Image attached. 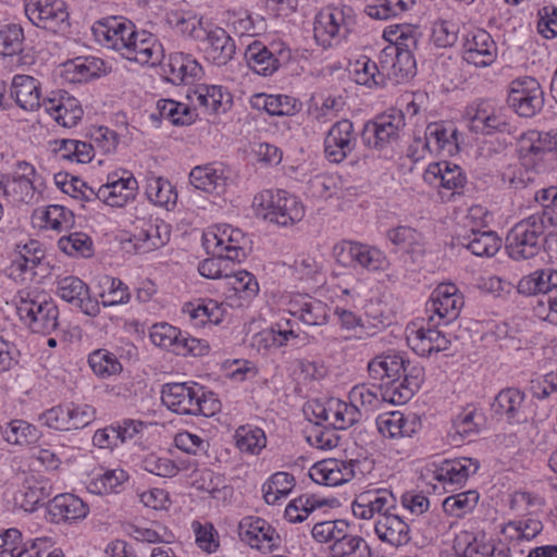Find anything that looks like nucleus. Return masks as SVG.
Masks as SVG:
<instances>
[{
    "instance_id": "obj_12",
    "label": "nucleus",
    "mask_w": 557,
    "mask_h": 557,
    "mask_svg": "<svg viewBox=\"0 0 557 557\" xmlns=\"http://www.w3.org/2000/svg\"><path fill=\"white\" fill-rule=\"evenodd\" d=\"M507 103L518 115L532 117L544 106V91L535 78L519 77L510 83Z\"/></svg>"
},
{
    "instance_id": "obj_51",
    "label": "nucleus",
    "mask_w": 557,
    "mask_h": 557,
    "mask_svg": "<svg viewBox=\"0 0 557 557\" xmlns=\"http://www.w3.org/2000/svg\"><path fill=\"white\" fill-rule=\"evenodd\" d=\"M385 40L397 50L413 53L418 48L421 37L419 27L409 24H396L387 26L383 32Z\"/></svg>"
},
{
    "instance_id": "obj_24",
    "label": "nucleus",
    "mask_w": 557,
    "mask_h": 557,
    "mask_svg": "<svg viewBox=\"0 0 557 557\" xmlns=\"http://www.w3.org/2000/svg\"><path fill=\"white\" fill-rule=\"evenodd\" d=\"M397 498L388 488H371L359 495L351 505L356 518L369 520L379 513L380 517L396 509Z\"/></svg>"
},
{
    "instance_id": "obj_34",
    "label": "nucleus",
    "mask_w": 557,
    "mask_h": 557,
    "mask_svg": "<svg viewBox=\"0 0 557 557\" xmlns=\"http://www.w3.org/2000/svg\"><path fill=\"white\" fill-rule=\"evenodd\" d=\"M376 426L385 438L399 440L413 436L421 428V421L413 414L406 416L400 411L380 414Z\"/></svg>"
},
{
    "instance_id": "obj_2",
    "label": "nucleus",
    "mask_w": 557,
    "mask_h": 557,
    "mask_svg": "<svg viewBox=\"0 0 557 557\" xmlns=\"http://www.w3.org/2000/svg\"><path fill=\"white\" fill-rule=\"evenodd\" d=\"M424 382V368H412L403 383L394 382L391 386L358 384L349 392V399L362 409V414L380 408L383 401L401 405L412 398Z\"/></svg>"
},
{
    "instance_id": "obj_42",
    "label": "nucleus",
    "mask_w": 557,
    "mask_h": 557,
    "mask_svg": "<svg viewBox=\"0 0 557 557\" xmlns=\"http://www.w3.org/2000/svg\"><path fill=\"white\" fill-rule=\"evenodd\" d=\"M227 177L221 165L207 163L194 166L189 173L190 184L208 194L220 195L224 191Z\"/></svg>"
},
{
    "instance_id": "obj_36",
    "label": "nucleus",
    "mask_w": 557,
    "mask_h": 557,
    "mask_svg": "<svg viewBox=\"0 0 557 557\" xmlns=\"http://www.w3.org/2000/svg\"><path fill=\"white\" fill-rule=\"evenodd\" d=\"M431 153L454 156L459 151V133L453 123H430L424 132Z\"/></svg>"
},
{
    "instance_id": "obj_44",
    "label": "nucleus",
    "mask_w": 557,
    "mask_h": 557,
    "mask_svg": "<svg viewBox=\"0 0 557 557\" xmlns=\"http://www.w3.org/2000/svg\"><path fill=\"white\" fill-rule=\"evenodd\" d=\"M11 96L25 111H35L42 106L40 83L29 75H15L11 84Z\"/></svg>"
},
{
    "instance_id": "obj_52",
    "label": "nucleus",
    "mask_w": 557,
    "mask_h": 557,
    "mask_svg": "<svg viewBox=\"0 0 557 557\" xmlns=\"http://www.w3.org/2000/svg\"><path fill=\"white\" fill-rule=\"evenodd\" d=\"M168 24L181 35L200 40L208 27L202 26V18L191 12L186 11H171L166 14Z\"/></svg>"
},
{
    "instance_id": "obj_4",
    "label": "nucleus",
    "mask_w": 557,
    "mask_h": 557,
    "mask_svg": "<svg viewBox=\"0 0 557 557\" xmlns=\"http://www.w3.org/2000/svg\"><path fill=\"white\" fill-rule=\"evenodd\" d=\"M545 500L537 494L528 491H516L511 494L509 507L519 516V519L507 522L502 533L506 541L513 544L530 542L543 531L541 516Z\"/></svg>"
},
{
    "instance_id": "obj_58",
    "label": "nucleus",
    "mask_w": 557,
    "mask_h": 557,
    "mask_svg": "<svg viewBox=\"0 0 557 557\" xmlns=\"http://www.w3.org/2000/svg\"><path fill=\"white\" fill-rule=\"evenodd\" d=\"M332 557H372V552L364 539L359 535L350 534L348 531L345 536L329 547Z\"/></svg>"
},
{
    "instance_id": "obj_16",
    "label": "nucleus",
    "mask_w": 557,
    "mask_h": 557,
    "mask_svg": "<svg viewBox=\"0 0 557 557\" xmlns=\"http://www.w3.org/2000/svg\"><path fill=\"white\" fill-rule=\"evenodd\" d=\"M170 226L160 219L137 218L129 242L138 253L163 247L170 240Z\"/></svg>"
},
{
    "instance_id": "obj_11",
    "label": "nucleus",
    "mask_w": 557,
    "mask_h": 557,
    "mask_svg": "<svg viewBox=\"0 0 557 557\" xmlns=\"http://www.w3.org/2000/svg\"><path fill=\"white\" fill-rule=\"evenodd\" d=\"M463 305V296L455 284L441 283L426 301L425 312L430 322L447 325L459 317Z\"/></svg>"
},
{
    "instance_id": "obj_53",
    "label": "nucleus",
    "mask_w": 557,
    "mask_h": 557,
    "mask_svg": "<svg viewBox=\"0 0 557 557\" xmlns=\"http://www.w3.org/2000/svg\"><path fill=\"white\" fill-rule=\"evenodd\" d=\"M350 74L357 84L370 88L384 86L386 81L381 63L364 55L352 64Z\"/></svg>"
},
{
    "instance_id": "obj_32",
    "label": "nucleus",
    "mask_w": 557,
    "mask_h": 557,
    "mask_svg": "<svg viewBox=\"0 0 557 557\" xmlns=\"http://www.w3.org/2000/svg\"><path fill=\"white\" fill-rule=\"evenodd\" d=\"M51 490L52 487L48 480L27 475L14 493V505L26 512H34L38 506L44 505L50 498Z\"/></svg>"
},
{
    "instance_id": "obj_63",
    "label": "nucleus",
    "mask_w": 557,
    "mask_h": 557,
    "mask_svg": "<svg viewBox=\"0 0 557 557\" xmlns=\"http://www.w3.org/2000/svg\"><path fill=\"white\" fill-rule=\"evenodd\" d=\"M364 247L359 242L342 240L334 245L333 257L338 264L358 271Z\"/></svg>"
},
{
    "instance_id": "obj_33",
    "label": "nucleus",
    "mask_w": 557,
    "mask_h": 557,
    "mask_svg": "<svg viewBox=\"0 0 557 557\" xmlns=\"http://www.w3.org/2000/svg\"><path fill=\"white\" fill-rule=\"evenodd\" d=\"M187 100L194 108L199 106L208 113H225L232 107V96L221 86L216 85H198L195 89L188 90Z\"/></svg>"
},
{
    "instance_id": "obj_59",
    "label": "nucleus",
    "mask_w": 557,
    "mask_h": 557,
    "mask_svg": "<svg viewBox=\"0 0 557 557\" xmlns=\"http://www.w3.org/2000/svg\"><path fill=\"white\" fill-rule=\"evenodd\" d=\"M237 448L245 454L259 455L267 446V436L262 429L252 425H242L235 432Z\"/></svg>"
},
{
    "instance_id": "obj_37",
    "label": "nucleus",
    "mask_w": 557,
    "mask_h": 557,
    "mask_svg": "<svg viewBox=\"0 0 557 557\" xmlns=\"http://www.w3.org/2000/svg\"><path fill=\"white\" fill-rule=\"evenodd\" d=\"M469 127L472 132L482 135L510 133V124L502 110L493 108L485 101L478 104L470 117Z\"/></svg>"
},
{
    "instance_id": "obj_17",
    "label": "nucleus",
    "mask_w": 557,
    "mask_h": 557,
    "mask_svg": "<svg viewBox=\"0 0 557 557\" xmlns=\"http://www.w3.org/2000/svg\"><path fill=\"white\" fill-rule=\"evenodd\" d=\"M412 368L422 367L393 351L379 355L368 363V372L373 380H386L383 386H391L394 382L403 383Z\"/></svg>"
},
{
    "instance_id": "obj_50",
    "label": "nucleus",
    "mask_w": 557,
    "mask_h": 557,
    "mask_svg": "<svg viewBox=\"0 0 557 557\" xmlns=\"http://www.w3.org/2000/svg\"><path fill=\"white\" fill-rule=\"evenodd\" d=\"M557 287V270L539 269L524 275L518 283L517 289L523 295L547 294Z\"/></svg>"
},
{
    "instance_id": "obj_43",
    "label": "nucleus",
    "mask_w": 557,
    "mask_h": 557,
    "mask_svg": "<svg viewBox=\"0 0 557 557\" xmlns=\"http://www.w3.org/2000/svg\"><path fill=\"white\" fill-rule=\"evenodd\" d=\"M479 469V462L471 458L444 460L434 470V479L446 485H460Z\"/></svg>"
},
{
    "instance_id": "obj_8",
    "label": "nucleus",
    "mask_w": 557,
    "mask_h": 557,
    "mask_svg": "<svg viewBox=\"0 0 557 557\" xmlns=\"http://www.w3.org/2000/svg\"><path fill=\"white\" fill-rule=\"evenodd\" d=\"M202 238L209 255L224 257L233 262H242L247 257V238L240 230L231 225L209 230Z\"/></svg>"
},
{
    "instance_id": "obj_27",
    "label": "nucleus",
    "mask_w": 557,
    "mask_h": 557,
    "mask_svg": "<svg viewBox=\"0 0 557 557\" xmlns=\"http://www.w3.org/2000/svg\"><path fill=\"white\" fill-rule=\"evenodd\" d=\"M137 180L124 171L121 176L116 173L110 174L106 184L98 188L100 201L111 207H124L133 200L137 194Z\"/></svg>"
},
{
    "instance_id": "obj_46",
    "label": "nucleus",
    "mask_w": 557,
    "mask_h": 557,
    "mask_svg": "<svg viewBox=\"0 0 557 557\" xmlns=\"http://www.w3.org/2000/svg\"><path fill=\"white\" fill-rule=\"evenodd\" d=\"M34 225L39 228L63 232L74 226L75 219L71 210L63 206L51 205L46 208H38L33 212Z\"/></svg>"
},
{
    "instance_id": "obj_18",
    "label": "nucleus",
    "mask_w": 557,
    "mask_h": 557,
    "mask_svg": "<svg viewBox=\"0 0 557 557\" xmlns=\"http://www.w3.org/2000/svg\"><path fill=\"white\" fill-rule=\"evenodd\" d=\"M121 55L140 65L154 67L164 58V49L154 35L146 30H134Z\"/></svg>"
},
{
    "instance_id": "obj_3",
    "label": "nucleus",
    "mask_w": 557,
    "mask_h": 557,
    "mask_svg": "<svg viewBox=\"0 0 557 557\" xmlns=\"http://www.w3.org/2000/svg\"><path fill=\"white\" fill-rule=\"evenodd\" d=\"M162 404L177 414L212 417L221 410L216 395L196 382H173L161 387Z\"/></svg>"
},
{
    "instance_id": "obj_1",
    "label": "nucleus",
    "mask_w": 557,
    "mask_h": 557,
    "mask_svg": "<svg viewBox=\"0 0 557 557\" xmlns=\"http://www.w3.org/2000/svg\"><path fill=\"white\" fill-rule=\"evenodd\" d=\"M535 200L542 212L517 222L506 236V250L516 261L532 259L543 248L548 225H557V187L550 186L536 191Z\"/></svg>"
},
{
    "instance_id": "obj_49",
    "label": "nucleus",
    "mask_w": 557,
    "mask_h": 557,
    "mask_svg": "<svg viewBox=\"0 0 557 557\" xmlns=\"http://www.w3.org/2000/svg\"><path fill=\"white\" fill-rule=\"evenodd\" d=\"M50 512L60 520L75 521L86 518L89 507L73 494H61L53 497Z\"/></svg>"
},
{
    "instance_id": "obj_64",
    "label": "nucleus",
    "mask_w": 557,
    "mask_h": 557,
    "mask_svg": "<svg viewBox=\"0 0 557 557\" xmlns=\"http://www.w3.org/2000/svg\"><path fill=\"white\" fill-rule=\"evenodd\" d=\"M128 480V474L122 469L108 470L91 479L88 490L95 494L119 493V488Z\"/></svg>"
},
{
    "instance_id": "obj_48",
    "label": "nucleus",
    "mask_w": 557,
    "mask_h": 557,
    "mask_svg": "<svg viewBox=\"0 0 557 557\" xmlns=\"http://www.w3.org/2000/svg\"><path fill=\"white\" fill-rule=\"evenodd\" d=\"M157 110L160 119L168 120L176 126L191 125L198 117L197 110L190 102L185 103L173 99H160L157 102Z\"/></svg>"
},
{
    "instance_id": "obj_41",
    "label": "nucleus",
    "mask_w": 557,
    "mask_h": 557,
    "mask_svg": "<svg viewBox=\"0 0 557 557\" xmlns=\"http://www.w3.org/2000/svg\"><path fill=\"white\" fill-rule=\"evenodd\" d=\"M182 313L194 326H205L207 323L219 324L224 317L222 304L213 299H199L183 306Z\"/></svg>"
},
{
    "instance_id": "obj_45",
    "label": "nucleus",
    "mask_w": 557,
    "mask_h": 557,
    "mask_svg": "<svg viewBox=\"0 0 557 557\" xmlns=\"http://www.w3.org/2000/svg\"><path fill=\"white\" fill-rule=\"evenodd\" d=\"M374 531L382 542L393 546L407 544L410 540L409 525L395 512L379 517Z\"/></svg>"
},
{
    "instance_id": "obj_9",
    "label": "nucleus",
    "mask_w": 557,
    "mask_h": 557,
    "mask_svg": "<svg viewBox=\"0 0 557 557\" xmlns=\"http://www.w3.org/2000/svg\"><path fill=\"white\" fill-rule=\"evenodd\" d=\"M404 127V113L399 110H393L368 121L363 125L361 140L364 146L371 149L382 150L398 140Z\"/></svg>"
},
{
    "instance_id": "obj_56",
    "label": "nucleus",
    "mask_w": 557,
    "mask_h": 557,
    "mask_svg": "<svg viewBox=\"0 0 557 557\" xmlns=\"http://www.w3.org/2000/svg\"><path fill=\"white\" fill-rule=\"evenodd\" d=\"M326 504L313 494H304L292 499L284 511L285 519L290 523L305 521L314 510Z\"/></svg>"
},
{
    "instance_id": "obj_10",
    "label": "nucleus",
    "mask_w": 557,
    "mask_h": 557,
    "mask_svg": "<svg viewBox=\"0 0 557 557\" xmlns=\"http://www.w3.org/2000/svg\"><path fill=\"white\" fill-rule=\"evenodd\" d=\"M25 14L37 27L53 34L70 28L69 12L63 0H25Z\"/></svg>"
},
{
    "instance_id": "obj_31",
    "label": "nucleus",
    "mask_w": 557,
    "mask_h": 557,
    "mask_svg": "<svg viewBox=\"0 0 557 557\" xmlns=\"http://www.w3.org/2000/svg\"><path fill=\"white\" fill-rule=\"evenodd\" d=\"M287 311L310 326L324 325L329 320L327 305L307 294L293 296L287 302Z\"/></svg>"
},
{
    "instance_id": "obj_30",
    "label": "nucleus",
    "mask_w": 557,
    "mask_h": 557,
    "mask_svg": "<svg viewBox=\"0 0 557 557\" xmlns=\"http://www.w3.org/2000/svg\"><path fill=\"white\" fill-rule=\"evenodd\" d=\"M57 294L64 301L72 304L87 315L96 317L99 304L89 295V287L76 276H66L58 281Z\"/></svg>"
},
{
    "instance_id": "obj_29",
    "label": "nucleus",
    "mask_w": 557,
    "mask_h": 557,
    "mask_svg": "<svg viewBox=\"0 0 557 557\" xmlns=\"http://www.w3.org/2000/svg\"><path fill=\"white\" fill-rule=\"evenodd\" d=\"M201 40L206 59L214 65H226L234 58L235 41L224 28L208 27Z\"/></svg>"
},
{
    "instance_id": "obj_15",
    "label": "nucleus",
    "mask_w": 557,
    "mask_h": 557,
    "mask_svg": "<svg viewBox=\"0 0 557 557\" xmlns=\"http://www.w3.org/2000/svg\"><path fill=\"white\" fill-rule=\"evenodd\" d=\"M240 540L262 554H271L281 545L277 531L263 518L248 516L238 524Z\"/></svg>"
},
{
    "instance_id": "obj_14",
    "label": "nucleus",
    "mask_w": 557,
    "mask_h": 557,
    "mask_svg": "<svg viewBox=\"0 0 557 557\" xmlns=\"http://www.w3.org/2000/svg\"><path fill=\"white\" fill-rule=\"evenodd\" d=\"M435 322L418 325L412 323L406 329V338L410 348L421 357H428L433 352L445 351L450 346V339L438 329Z\"/></svg>"
},
{
    "instance_id": "obj_25",
    "label": "nucleus",
    "mask_w": 557,
    "mask_h": 557,
    "mask_svg": "<svg viewBox=\"0 0 557 557\" xmlns=\"http://www.w3.org/2000/svg\"><path fill=\"white\" fill-rule=\"evenodd\" d=\"M557 153V134L535 129L522 134L518 141V154L527 168L535 166L546 153Z\"/></svg>"
},
{
    "instance_id": "obj_57",
    "label": "nucleus",
    "mask_w": 557,
    "mask_h": 557,
    "mask_svg": "<svg viewBox=\"0 0 557 557\" xmlns=\"http://www.w3.org/2000/svg\"><path fill=\"white\" fill-rule=\"evenodd\" d=\"M478 418L481 417L475 410H465L459 413L454 419L449 431L451 442L459 445L466 441H472L480 432V422L476 421Z\"/></svg>"
},
{
    "instance_id": "obj_61",
    "label": "nucleus",
    "mask_w": 557,
    "mask_h": 557,
    "mask_svg": "<svg viewBox=\"0 0 557 557\" xmlns=\"http://www.w3.org/2000/svg\"><path fill=\"white\" fill-rule=\"evenodd\" d=\"M92 372L99 377H109L122 371V364L116 356L107 349H96L88 356Z\"/></svg>"
},
{
    "instance_id": "obj_26",
    "label": "nucleus",
    "mask_w": 557,
    "mask_h": 557,
    "mask_svg": "<svg viewBox=\"0 0 557 557\" xmlns=\"http://www.w3.org/2000/svg\"><path fill=\"white\" fill-rule=\"evenodd\" d=\"M357 466L355 460L324 459L310 468L309 476L320 485L337 486L355 478Z\"/></svg>"
},
{
    "instance_id": "obj_47",
    "label": "nucleus",
    "mask_w": 557,
    "mask_h": 557,
    "mask_svg": "<svg viewBox=\"0 0 557 557\" xmlns=\"http://www.w3.org/2000/svg\"><path fill=\"white\" fill-rule=\"evenodd\" d=\"M251 104L258 110H264L270 115L290 116L301 109V102L287 95H256Z\"/></svg>"
},
{
    "instance_id": "obj_55",
    "label": "nucleus",
    "mask_w": 557,
    "mask_h": 557,
    "mask_svg": "<svg viewBox=\"0 0 557 557\" xmlns=\"http://www.w3.org/2000/svg\"><path fill=\"white\" fill-rule=\"evenodd\" d=\"M453 548L456 557H492L494 554L492 544L478 540L467 531L456 535Z\"/></svg>"
},
{
    "instance_id": "obj_19",
    "label": "nucleus",
    "mask_w": 557,
    "mask_h": 557,
    "mask_svg": "<svg viewBox=\"0 0 557 557\" xmlns=\"http://www.w3.org/2000/svg\"><path fill=\"white\" fill-rule=\"evenodd\" d=\"M357 146V134L351 121L343 119L332 125L324 137V156L332 163L343 162Z\"/></svg>"
},
{
    "instance_id": "obj_21",
    "label": "nucleus",
    "mask_w": 557,
    "mask_h": 557,
    "mask_svg": "<svg viewBox=\"0 0 557 557\" xmlns=\"http://www.w3.org/2000/svg\"><path fill=\"white\" fill-rule=\"evenodd\" d=\"M462 58L476 67L490 66L497 58V45L486 30H470L463 38Z\"/></svg>"
},
{
    "instance_id": "obj_54",
    "label": "nucleus",
    "mask_w": 557,
    "mask_h": 557,
    "mask_svg": "<svg viewBox=\"0 0 557 557\" xmlns=\"http://www.w3.org/2000/svg\"><path fill=\"white\" fill-rule=\"evenodd\" d=\"M294 487V475L283 471L276 472L262 485L264 502L268 505H276L281 499L286 498Z\"/></svg>"
},
{
    "instance_id": "obj_62",
    "label": "nucleus",
    "mask_w": 557,
    "mask_h": 557,
    "mask_svg": "<svg viewBox=\"0 0 557 557\" xmlns=\"http://www.w3.org/2000/svg\"><path fill=\"white\" fill-rule=\"evenodd\" d=\"M58 247L70 257L88 258L92 255V240L82 232H74L62 236L58 240Z\"/></svg>"
},
{
    "instance_id": "obj_40",
    "label": "nucleus",
    "mask_w": 557,
    "mask_h": 557,
    "mask_svg": "<svg viewBox=\"0 0 557 557\" xmlns=\"http://www.w3.org/2000/svg\"><path fill=\"white\" fill-rule=\"evenodd\" d=\"M456 244L478 257H492L502 246V240L493 231H479L473 226L465 234L455 237Z\"/></svg>"
},
{
    "instance_id": "obj_60",
    "label": "nucleus",
    "mask_w": 557,
    "mask_h": 557,
    "mask_svg": "<svg viewBox=\"0 0 557 557\" xmlns=\"http://www.w3.org/2000/svg\"><path fill=\"white\" fill-rule=\"evenodd\" d=\"M146 195L151 202L160 207L174 206L177 200V194L172 184L160 176L148 178Z\"/></svg>"
},
{
    "instance_id": "obj_20",
    "label": "nucleus",
    "mask_w": 557,
    "mask_h": 557,
    "mask_svg": "<svg viewBox=\"0 0 557 557\" xmlns=\"http://www.w3.org/2000/svg\"><path fill=\"white\" fill-rule=\"evenodd\" d=\"M493 412L510 424L528 421L530 401L523 391L517 387H506L498 392L492 404Z\"/></svg>"
},
{
    "instance_id": "obj_5",
    "label": "nucleus",
    "mask_w": 557,
    "mask_h": 557,
    "mask_svg": "<svg viewBox=\"0 0 557 557\" xmlns=\"http://www.w3.org/2000/svg\"><path fill=\"white\" fill-rule=\"evenodd\" d=\"M252 206L258 215L280 226L293 225L305 216L302 203L283 189L260 191L255 196Z\"/></svg>"
},
{
    "instance_id": "obj_38",
    "label": "nucleus",
    "mask_w": 557,
    "mask_h": 557,
    "mask_svg": "<svg viewBox=\"0 0 557 557\" xmlns=\"http://www.w3.org/2000/svg\"><path fill=\"white\" fill-rule=\"evenodd\" d=\"M168 81L173 85L193 84L203 75L202 66L188 53L173 52L168 60Z\"/></svg>"
},
{
    "instance_id": "obj_23",
    "label": "nucleus",
    "mask_w": 557,
    "mask_h": 557,
    "mask_svg": "<svg viewBox=\"0 0 557 557\" xmlns=\"http://www.w3.org/2000/svg\"><path fill=\"white\" fill-rule=\"evenodd\" d=\"M18 172L4 174L0 178V189L3 195L11 198L13 202H30L36 194L34 177L35 168L25 161L17 163Z\"/></svg>"
},
{
    "instance_id": "obj_28",
    "label": "nucleus",
    "mask_w": 557,
    "mask_h": 557,
    "mask_svg": "<svg viewBox=\"0 0 557 557\" xmlns=\"http://www.w3.org/2000/svg\"><path fill=\"white\" fill-rule=\"evenodd\" d=\"M379 61L383 67L386 79L394 84H401L416 74V60L413 53L386 47L381 50Z\"/></svg>"
},
{
    "instance_id": "obj_22",
    "label": "nucleus",
    "mask_w": 557,
    "mask_h": 557,
    "mask_svg": "<svg viewBox=\"0 0 557 557\" xmlns=\"http://www.w3.org/2000/svg\"><path fill=\"white\" fill-rule=\"evenodd\" d=\"M135 25L123 17L111 16L98 21L92 26L96 40L108 49L122 53L127 41L134 36Z\"/></svg>"
},
{
    "instance_id": "obj_13",
    "label": "nucleus",
    "mask_w": 557,
    "mask_h": 557,
    "mask_svg": "<svg viewBox=\"0 0 557 557\" xmlns=\"http://www.w3.org/2000/svg\"><path fill=\"white\" fill-rule=\"evenodd\" d=\"M245 57L255 73L271 76L290 60L292 52L283 45L272 44L267 47L261 41H253L248 46Z\"/></svg>"
},
{
    "instance_id": "obj_35",
    "label": "nucleus",
    "mask_w": 557,
    "mask_h": 557,
    "mask_svg": "<svg viewBox=\"0 0 557 557\" xmlns=\"http://www.w3.org/2000/svg\"><path fill=\"white\" fill-rule=\"evenodd\" d=\"M42 106L46 112L63 127H73L82 120L84 111L81 102L66 91L58 98H45Z\"/></svg>"
},
{
    "instance_id": "obj_7",
    "label": "nucleus",
    "mask_w": 557,
    "mask_h": 557,
    "mask_svg": "<svg viewBox=\"0 0 557 557\" xmlns=\"http://www.w3.org/2000/svg\"><path fill=\"white\" fill-rule=\"evenodd\" d=\"M355 24L350 7H326L314 18V39L324 49L337 46L348 38Z\"/></svg>"
},
{
    "instance_id": "obj_39",
    "label": "nucleus",
    "mask_w": 557,
    "mask_h": 557,
    "mask_svg": "<svg viewBox=\"0 0 557 557\" xmlns=\"http://www.w3.org/2000/svg\"><path fill=\"white\" fill-rule=\"evenodd\" d=\"M423 180L429 185L451 190L453 193L461 189L466 183V176L461 169L448 162L430 164L423 174Z\"/></svg>"
},
{
    "instance_id": "obj_6",
    "label": "nucleus",
    "mask_w": 557,
    "mask_h": 557,
    "mask_svg": "<svg viewBox=\"0 0 557 557\" xmlns=\"http://www.w3.org/2000/svg\"><path fill=\"white\" fill-rule=\"evenodd\" d=\"M16 311L20 319L34 333L50 334L58 327V307L46 295L28 290L20 292Z\"/></svg>"
}]
</instances>
